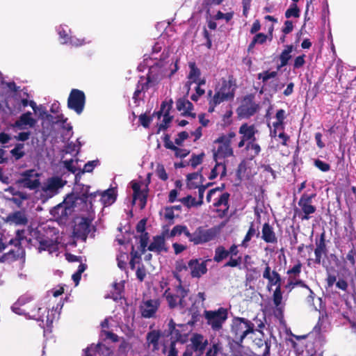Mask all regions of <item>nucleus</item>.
I'll list each match as a JSON object with an SVG mask.
<instances>
[{
    "label": "nucleus",
    "instance_id": "obj_1",
    "mask_svg": "<svg viewBox=\"0 0 356 356\" xmlns=\"http://www.w3.org/2000/svg\"><path fill=\"white\" fill-rule=\"evenodd\" d=\"M75 192L67 195H72L74 199V203L79 207V211L83 213H93L92 200L96 197L99 191L90 192V186L83 184H78Z\"/></svg>",
    "mask_w": 356,
    "mask_h": 356
},
{
    "label": "nucleus",
    "instance_id": "obj_2",
    "mask_svg": "<svg viewBox=\"0 0 356 356\" xmlns=\"http://www.w3.org/2000/svg\"><path fill=\"white\" fill-rule=\"evenodd\" d=\"M72 195H67L64 200L51 210V215L59 225H66L74 208L79 207L74 203Z\"/></svg>",
    "mask_w": 356,
    "mask_h": 356
},
{
    "label": "nucleus",
    "instance_id": "obj_3",
    "mask_svg": "<svg viewBox=\"0 0 356 356\" xmlns=\"http://www.w3.org/2000/svg\"><path fill=\"white\" fill-rule=\"evenodd\" d=\"M179 282V284L175 286L174 292L167 289L163 296L165 298L170 309H173L177 307L180 309L186 307L187 303L185 298L188 296L189 290L181 285V281L179 276H175Z\"/></svg>",
    "mask_w": 356,
    "mask_h": 356
},
{
    "label": "nucleus",
    "instance_id": "obj_4",
    "mask_svg": "<svg viewBox=\"0 0 356 356\" xmlns=\"http://www.w3.org/2000/svg\"><path fill=\"white\" fill-rule=\"evenodd\" d=\"M188 241L194 245H200L208 243L213 240L216 236V231L213 228L205 229L202 226L196 228L193 233H191L185 225V231L183 233Z\"/></svg>",
    "mask_w": 356,
    "mask_h": 356
},
{
    "label": "nucleus",
    "instance_id": "obj_5",
    "mask_svg": "<svg viewBox=\"0 0 356 356\" xmlns=\"http://www.w3.org/2000/svg\"><path fill=\"white\" fill-rule=\"evenodd\" d=\"M188 241L194 245H200L208 243L213 240L216 236V231L213 228L205 229L202 226L196 228L193 233H191L185 225V231L183 233Z\"/></svg>",
    "mask_w": 356,
    "mask_h": 356
},
{
    "label": "nucleus",
    "instance_id": "obj_6",
    "mask_svg": "<svg viewBox=\"0 0 356 356\" xmlns=\"http://www.w3.org/2000/svg\"><path fill=\"white\" fill-rule=\"evenodd\" d=\"M254 324L243 317H234L231 325V331L236 339L242 342L249 334L254 332Z\"/></svg>",
    "mask_w": 356,
    "mask_h": 356
},
{
    "label": "nucleus",
    "instance_id": "obj_7",
    "mask_svg": "<svg viewBox=\"0 0 356 356\" xmlns=\"http://www.w3.org/2000/svg\"><path fill=\"white\" fill-rule=\"evenodd\" d=\"M254 95L252 93L243 97L241 104L236 108L238 118L248 119L259 111L260 106L254 102Z\"/></svg>",
    "mask_w": 356,
    "mask_h": 356
},
{
    "label": "nucleus",
    "instance_id": "obj_8",
    "mask_svg": "<svg viewBox=\"0 0 356 356\" xmlns=\"http://www.w3.org/2000/svg\"><path fill=\"white\" fill-rule=\"evenodd\" d=\"M204 316L208 325L212 330L219 331L222 328L223 323L228 318V311L224 307H219L217 310H205Z\"/></svg>",
    "mask_w": 356,
    "mask_h": 356
},
{
    "label": "nucleus",
    "instance_id": "obj_9",
    "mask_svg": "<svg viewBox=\"0 0 356 356\" xmlns=\"http://www.w3.org/2000/svg\"><path fill=\"white\" fill-rule=\"evenodd\" d=\"M94 211L91 213H84L85 216L80 218V220L75 223L73 227V234L77 238L86 241L90 232V225L94 218Z\"/></svg>",
    "mask_w": 356,
    "mask_h": 356
},
{
    "label": "nucleus",
    "instance_id": "obj_10",
    "mask_svg": "<svg viewBox=\"0 0 356 356\" xmlns=\"http://www.w3.org/2000/svg\"><path fill=\"white\" fill-rule=\"evenodd\" d=\"M86 97L83 91L73 88L71 90L68 99L67 107L76 114L83 113L86 105Z\"/></svg>",
    "mask_w": 356,
    "mask_h": 356
},
{
    "label": "nucleus",
    "instance_id": "obj_11",
    "mask_svg": "<svg viewBox=\"0 0 356 356\" xmlns=\"http://www.w3.org/2000/svg\"><path fill=\"white\" fill-rule=\"evenodd\" d=\"M316 193L307 194L303 193L298 201V206L301 208V211L298 214L302 220H308L311 218L310 215L316 212V208L312 204V199L316 197Z\"/></svg>",
    "mask_w": 356,
    "mask_h": 356
},
{
    "label": "nucleus",
    "instance_id": "obj_12",
    "mask_svg": "<svg viewBox=\"0 0 356 356\" xmlns=\"http://www.w3.org/2000/svg\"><path fill=\"white\" fill-rule=\"evenodd\" d=\"M22 178L16 181V184L30 190H36L40 186L39 174L34 170H27L21 173Z\"/></svg>",
    "mask_w": 356,
    "mask_h": 356
},
{
    "label": "nucleus",
    "instance_id": "obj_13",
    "mask_svg": "<svg viewBox=\"0 0 356 356\" xmlns=\"http://www.w3.org/2000/svg\"><path fill=\"white\" fill-rule=\"evenodd\" d=\"M168 327L167 336H170V341H175V343L178 341L184 343L186 341L187 334L184 333V328H186V325L176 324L171 318L168 324Z\"/></svg>",
    "mask_w": 356,
    "mask_h": 356
},
{
    "label": "nucleus",
    "instance_id": "obj_14",
    "mask_svg": "<svg viewBox=\"0 0 356 356\" xmlns=\"http://www.w3.org/2000/svg\"><path fill=\"white\" fill-rule=\"evenodd\" d=\"M199 259H192L188 262V268L191 270V275L193 278H200L207 273V263L211 262V259H207L200 262Z\"/></svg>",
    "mask_w": 356,
    "mask_h": 356
},
{
    "label": "nucleus",
    "instance_id": "obj_15",
    "mask_svg": "<svg viewBox=\"0 0 356 356\" xmlns=\"http://www.w3.org/2000/svg\"><path fill=\"white\" fill-rule=\"evenodd\" d=\"M230 194L225 192L218 197H213V207L216 208V212L218 213L220 218H224L229 210V200Z\"/></svg>",
    "mask_w": 356,
    "mask_h": 356
},
{
    "label": "nucleus",
    "instance_id": "obj_16",
    "mask_svg": "<svg viewBox=\"0 0 356 356\" xmlns=\"http://www.w3.org/2000/svg\"><path fill=\"white\" fill-rule=\"evenodd\" d=\"M131 184L133 190V203H134L136 200H139L140 209H144L147 204L149 193L148 186L146 185L145 188L141 189L140 183L137 181H132Z\"/></svg>",
    "mask_w": 356,
    "mask_h": 356
},
{
    "label": "nucleus",
    "instance_id": "obj_17",
    "mask_svg": "<svg viewBox=\"0 0 356 356\" xmlns=\"http://www.w3.org/2000/svg\"><path fill=\"white\" fill-rule=\"evenodd\" d=\"M159 306V299L143 301L140 307L141 316L146 318L154 317Z\"/></svg>",
    "mask_w": 356,
    "mask_h": 356
},
{
    "label": "nucleus",
    "instance_id": "obj_18",
    "mask_svg": "<svg viewBox=\"0 0 356 356\" xmlns=\"http://www.w3.org/2000/svg\"><path fill=\"white\" fill-rule=\"evenodd\" d=\"M214 143L219 144L218 149L213 152V160L215 161L218 159H222L227 157L232 156L234 155V151L231 147V144L227 141L216 142Z\"/></svg>",
    "mask_w": 356,
    "mask_h": 356
},
{
    "label": "nucleus",
    "instance_id": "obj_19",
    "mask_svg": "<svg viewBox=\"0 0 356 356\" xmlns=\"http://www.w3.org/2000/svg\"><path fill=\"white\" fill-rule=\"evenodd\" d=\"M327 253V245L325 243V232H323L319 238L316 239V248L314 249L315 259L314 263L321 264L322 256Z\"/></svg>",
    "mask_w": 356,
    "mask_h": 356
},
{
    "label": "nucleus",
    "instance_id": "obj_20",
    "mask_svg": "<svg viewBox=\"0 0 356 356\" xmlns=\"http://www.w3.org/2000/svg\"><path fill=\"white\" fill-rule=\"evenodd\" d=\"M236 88V80L233 75H229L227 80L225 79H222L221 86L218 89H217V90L222 94H227L228 97L233 99L235 95Z\"/></svg>",
    "mask_w": 356,
    "mask_h": 356
},
{
    "label": "nucleus",
    "instance_id": "obj_21",
    "mask_svg": "<svg viewBox=\"0 0 356 356\" xmlns=\"http://www.w3.org/2000/svg\"><path fill=\"white\" fill-rule=\"evenodd\" d=\"M42 308L38 306V305L33 300L31 302L30 305L24 308H22L20 310L19 315H25L29 316L30 318L34 320H41L43 317V314L41 312Z\"/></svg>",
    "mask_w": 356,
    "mask_h": 356
},
{
    "label": "nucleus",
    "instance_id": "obj_22",
    "mask_svg": "<svg viewBox=\"0 0 356 356\" xmlns=\"http://www.w3.org/2000/svg\"><path fill=\"white\" fill-rule=\"evenodd\" d=\"M263 277L268 280V286H275L276 287H281V275L276 270H271L268 264H266L263 272Z\"/></svg>",
    "mask_w": 356,
    "mask_h": 356
},
{
    "label": "nucleus",
    "instance_id": "obj_23",
    "mask_svg": "<svg viewBox=\"0 0 356 356\" xmlns=\"http://www.w3.org/2000/svg\"><path fill=\"white\" fill-rule=\"evenodd\" d=\"M35 123L36 120L32 118V113L30 111H27L22 114L12 126L14 128L22 130L25 129V126L33 127Z\"/></svg>",
    "mask_w": 356,
    "mask_h": 356
},
{
    "label": "nucleus",
    "instance_id": "obj_24",
    "mask_svg": "<svg viewBox=\"0 0 356 356\" xmlns=\"http://www.w3.org/2000/svg\"><path fill=\"white\" fill-rule=\"evenodd\" d=\"M147 250L156 252L158 254L161 252H167L168 248L165 247V236L163 234L154 236L152 242L147 247Z\"/></svg>",
    "mask_w": 356,
    "mask_h": 356
},
{
    "label": "nucleus",
    "instance_id": "obj_25",
    "mask_svg": "<svg viewBox=\"0 0 356 356\" xmlns=\"http://www.w3.org/2000/svg\"><path fill=\"white\" fill-rule=\"evenodd\" d=\"M34 300V297L30 293H24L19 296L17 300L13 305L11 309L13 312L17 314H20L22 308H24L28 305H30L31 302Z\"/></svg>",
    "mask_w": 356,
    "mask_h": 356
},
{
    "label": "nucleus",
    "instance_id": "obj_26",
    "mask_svg": "<svg viewBox=\"0 0 356 356\" xmlns=\"http://www.w3.org/2000/svg\"><path fill=\"white\" fill-rule=\"evenodd\" d=\"M31 235L35 237L36 241L39 243L38 250L40 252L43 250H49L53 247L54 243L53 241L48 237H44L40 231L38 230H32L31 232Z\"/></svg>",
    "mask_w": 356,
    "mask_h": 356
},
{
    "label": "nucleus",
    "instance_id": "obj_27",
    "mask_svg": "<svg viewBox=\"0 0 356 356\" xmlns=\"http://www.w3.org/2000/svg\"><path fill=\"white\" fill-rule=\"evenodd\" d=\"M191 348L195 352H199L201 355L204 351L208 345L207 339H204V337L200 334H194L191 339Z\"/></svg>",
    "mask_w": 356,
    "mask_h": 356
},
{
    "label": "nucleus",
    "instance_id": "obj_28",
    "mask_svg": "<svg viewBox=\"0 0 356 356\" xmlns=\"http://www.w3.org/2000/svg\"><path fill=\"white\" fill-rule=\"evenodd\" d=\"M257 131L254 124L249 125L248 123L242 124L238 129L239 134L241 135L243 139L247 140L248 143L249 141L256 140L255 134Z\"/></svg>",
    "mask_w": 356,
    "mask_h": 356
},
{
    "label": "nucleus",
    "instance_id": "obj_29",
    "mask_svg": "<svg viewBox=\"0 0 356 356\" xmlns=\"http://www.w3.org/2000/svg\"><path fill=\"white\" fill-rule=\"evenodd\" d=\"M6 222L10 225H26L29 220L24 212L16 211L8 215Z\"/></svg>",
    "mask_w": 356,
    "mask_h": 356
},
{
    "label": "nucleus",
    "instance_id": "obj_30",
    "mask_svg": "<svg viewBox=\"0 0 356 356\" xmlns=\"http://www.w3.org/2000/svg\"><path fill=\"white\" fill-rule=\"evenodd\" d=\"M176 107L179 111H183L182 115L184 116H191L193 118L196 115L191 111L193 109V104L185 98H179L176 102Z\"/></svg>",
    "mask_w": 356,
    "mask_h": 356
},
{
    "label": "nucleus",
    "instance_id": "obj_31",
    "mask_svg": "<svg viewBox=\"0 0 356 356\" xmlns=\"http://www.w3.org/2000/svg\"><path fill=\"white\" fill-rule=\"evenodd\" d=\"M261 238L267 243H277V237L273 228L268 222H265L263 225L261 230Z\"/></svg>",
    "mask_w": 356,
    "mask_h": 356
},
{
    "label": "nucleus",
    "instance_id": "obj_32",
    "mask_svg": "<svg viewBox=\"0 0 356 356\" xmlns=\"http://www.w3.org/2000/svg\"><path fill=\"white\" fill-rule=\"evenodd\" d=\"M232 100V99L228 97V95L222 94V92L217 90L216 89V92L213 95V97L209 99V109L208 111L209 113H213L215 110L216 106L219 105L222 102L225 101Z\"/></svg>",
    "mask_w": 356,
    "mask_h": 356
},
{
    "label": "nucleus",
    "instance_id": "obj_33",
    "mask_svg": "<svg viewBox=\"0 0 356 356\" xmlns=\"http://www.w3.org/2000/svg\"><path fill=\"white\" fill-rule=\"evenodd\" d=\"M189 72L187 76L188 81L186 82V86L190 87L193 82L197 81V78H200L201 76V71L196 65L195 62H189Z\"/></svg>",
    "mask_w": 356,
    "mask_h": 356
},
{
    "label": "nucleus",
    "instance_id": "obj_34",
    "mask_svg": "<svg viewBox=\"0 0 356 356\" xmlns=\"http://www.w3.org/2000/svg\"><path fill=\"white\" fill-rule=\"evenodd\" d=\"M64 186L62 179L59 177H52L48 180L46 186L42 188L44 192L57 193V191Z\"/></svg>",
    "mask_w": 356,
    "mask_h": 356
},
{
    "label": "nucleus",
    "instance_id": "obj_35",
    "mask_svg": "<svg viewBox=\"0 0 356 356\" xmlns=\"http://www.w3.org/2000/svg\"><path fill=\"white\" fill-rule=\"evenodd\" d=\"M173 101L172 99H170V104H168V106L165 111V114H163V119L161 124H160L158 127V129L156 134H159L161 131H165L169 127V124L172 120L173 117L170 115V110L172 107Z\"/></svg>",
    "mask_w": 356,
    "mask_h": 356
},
{
    "label": "nucleus",
    "instance_id": "obj_36",
    "mask_svg": "<svg viewBox=\"0 0 356 356\" xmlns=\"http://www.w3.org/2000/svg\"><path fill=\"white\" fill-rule=\"evenodd\" d=\"M161 337V332L160 330H154L152 331L149 332L147 334L146 339L147 343L149 345H152V350H158L159 348V339Z\"/></svg>",
    "mask_w": 356,
    "mask_h": 356
},
{
    "label": "nucleus",
    "instance_id": "obj_37",
    "mask_svg": "<svg viewBox=\"0 0 356 356\" xmlns=\"http://www.w3.org/2000/svg\"><path fill=\"white\" fill-rule=\"evenodd\" d=\"M293 51V45L289 44L286 45L284 49L282 51L280 55V64L278 69L286 66L289 60L291 58V53Z\"/></svg>",
    "mask_w": 356,
    "mask_h": 356
},
{
    "label": "nucleus",
    "instance_id": "obj_38",
    "mask_svg": "<svg viewBox=\"0 0 356 356\" xmlns=\"http://www.w3.org/2000/svg\"><path fill=\"white\" fill-rule=\"evenodd\" d=\"M216 165L211 169V173L209 176V179L210 180L214 179L217 177L218 172L217 171L218 168H221L222 171L220 172V177L222 178L227 175V167L225 163L218 162V161H215Z\"/></svg>",
    "mask_w": 356,
    "mask_h": 356
},
{
    "label": "nucleus",
    "instance_id": "obj_39",
    "mask_svg": "<svg viewBox=\"0 0 356 356\" xmlns=\"http://www.w3.org/2000/svg\"><path fill=\"white\" fill-rule=\"evenodd\" d=\"M229 257L228 251L222 245H218L215 249L213 261L216 263H220Z\"/></svg>",
    "mask_w": 356,
    "mask_h": 356
},
{
    "label": "nucleus",
    "instance_id": "obj_40",
    "mask_svg": "<svg viewBox=\"0 0 356 356\" xmlns=\"http://www.w3.org/2000/svg\"><path fill=\"white\" fill-rule=\"evenodd\" d=\"M259 235H260V233L258 231V229H256L254 227V223L251 222L250 226L248 230V232L246 233V234L241 243V246L246 248L248 246L247 243L251 240L252 237H253L254 236L259 237Z\"/></svg>",
    "mask_w": 356,
    "mask_h": 356
},
{
    "label": "nucleus",
    "instance_id": "obj_41",
    "mask_svg": "<svg viewBox=\"0 0 356 356\" xmlns=\"http://www.w3.org/2000/svg\"><path fill=\"white\" fill-rule=\"evenodd\" d=\"M97 195H101L105 204H111L116 200V194L113 188L108 189L101 193H99Z\"/></svg>",
    "mask_w": 356,
    "mask_h": 356
},
{
    "label": "nucleus",
    "instance_id": "obj_42",
    "mask_svg": "<svg viewBox=\"0 0 356 356\" xmlns=\"http://www.w3.org/2000/svg\"><path fill=\"white\" fill-rule=\"evenodd\" d=\"M276 121L273 123V126L275 129H281L284 130V121L286 118L285 111L283 109H280L277 111L276 115Z\"/></svg>",
    "mask_w": 356,
    "mask_h": 356
},
{
    "label": "nucleus",
    "instance_id": "obj_43",
    "mask_svg": "<svg viewBox=\"0 0 356 356\" xmlns=\"http://www.w3.org/2000/svg\"><path fill=\"white\" fill-rule=\"evenodd\" d=\"M188 186L190 188H198V201H196L195 199H193L192 204H198V206H201L203 204V198L205 192L204 187L195 184L193 182L188 183Z\"/></svg>",
    "mask_w": 356,
    "mask_h": 356
},
{
    "label": "nucleus",
    "instance_id": "obj_44",
    "mask_svg": "<svg viewBox=\"0 0 356 356\" xmlns=\"http://www.w3.org/2000/svg\"><path fill=\"white\" fill-rule=\"evenodd\" d=\"M19 254L14 250H10L8 252L3 254L0 257V262H10L17 260Z\"/></svg>",
    "mask_w": 356,
    "mask_h": 356
},
{
    "label": "nucleus",
    "instance_id": "obj_45",
    "mask_svg": "<svg viewBox=\"0 0 356 356\" xmlns=\"http://www.w3.org/2000/svg\"><path fill=\"white\" fill-rule=\"evenodd\" d=\"M24 147V143H17L15 147L10 150L11 155L15 158L16 161L19 160L24 156L25 152L23 151Z\"/></svg>",
    "mask_w": 356,
    "mask_h": 356
},
{
    "label": "nucleus",
    "instance_id": "obj_46",
    "mask_svg": "<svg viewBox=\"0 0 356 356\" xmlns=\"http://www.w3.org/2000/svg\"><path fill=\"white\" fill-rule=\"evenodd\" d=\"M144 79H145L144 76H141L140 77V80L138 81V83L136 84V86L138 88H139V89L142 92H145L148 90V89L150 87V84L152 82V77L149 74L147 75V78H146V81L145 82L143 81L144 80Z\"/></svg>",
    "mask_w": 356,
    "mask_h": 356
},
{
    "label": "nucleus",
    "instance_id": "obj_47",
    "mask_svg": "<svg viewBox=\"0 0 356 356\" xmlns=\"http://www.w3.org/2000/svg\"><path fill=\"white\" fill-rule=\"evenodd\" d=\"M245 149L247 151L251 150L253 152V154L252 155V158H254L258 156L261 152L260 145L256 143V140L249 141L245 146Z\"/></svg>",
    "mask_w": 356,
    "mask_h": 356
},
{
    "label": "nucleus",
    "instance_id": "obj_48",
    "mask_svg": "<svg viewBox=\"0 0 356 356\" xmlns=\"http://www.w3.org/2000/svg\"><path fill=\"white\" fill-rule=\"evenodd\" d=\"M277 75V71L270 72L268 70L264 71L263 72L259 73L257 75L258 79L262 80V82L266 83L270 79H273Z\"/></svg>",
    "mask_w": 356,
    "mask_h": 356
},
{
    "label": "nucleus",
    "instance_id": "obj_49",
    "mask_svg": "<svg viewBox=\"0 0 356 356\" xmlns=\"http://www.w3.org/2000/svg\"><path fill=\"white\" fill-rule=\"evenodd\" d=\"M256 344L259 348L262 347L263 346H265L264 351L261 356H270L271 347V342L270 340H263L261 339H259Z\"/></svg>",
    "mask_w": 356,
    "mask_h": 356
},
{
    "label": "nucleus",
    "instance_id": "obj_50",
    "mask_svg": "<svg viewBox=\"0 0 356 356\" xmlns=\"http://www.w3.org/2000/svg\"><path fill=\"white\" fill-rule=\"evenodd\" d=\"M302 266V263L300 261H298L296 265H294L291 268L289 269L286 273L289 275V278L291 279L292 277L296 278V277L299 276L300 273H301Z\"/></svg>",
    "mask_w": 356,
    "mask_h": 356
},
{
    "label": "nucleus",
    "instance_id": "obj_51",
    "mask_svg": "<svg viewBox=\"0 0 356 356\" xmlns=\"http://www.w3.org/2000/svg\"><path fill=\"white\" fill-rule=\"evenodd\" d=\"M285 17L286 18H290L291 17H300V9L298 8L296 3H292L290 6V8L286 10Z\"/></svg>",
    "mask_w": 356,
    "mask_h": 356
},
{
    "label": "nucleus",
    "instance_id": "obj_52",
    "mask_svg": "<svg viewBox=\"0 0 356 356\" xmlns=\"http://www.w3.org/2000/svg\"><path fill=\"white\" fill-rule=\"evenodd\" d=\"M204 156L205 154L204 152H202L200 154H193L189 161L192 168H195L198 165L201 164L203 161Z\"/></svg>",
    "mask_w": 356,
    "mask_h": 356
},
{
    "label": "nucleus",
    "instance_id": "obj_53",
    "mask_svg": "<svg viewBox=\"0 0 356 356\" xmlns=\"http://www.w3.org/2000/svg\"><path fill=\"white\" fill-rule=\"evenodd\" d=\"M26 231L24 229H18L16 232V237L15 239H11L10 241V244H15V246H19L21 245V241L24 239H26V237L25 236Z\"/></svg>",
    "mask_w": 356,
    "mask_h": 356
},
{
    "label": "nucleus",
    "instance_id": "obj_54",
    "mask_svg": "<svg viewBox=\"0 0 356 356\" xmlns=\"http://www.w3.org/2000/svg\"><path fill=\"white\" fill-rule=\"evenodd\" d=\"M282 300V292L280 286L276 287L273 294V301L275 307H279Z\"/></svg>",
    "mask_w": 356,
    "mask_h": 356
},
{
    "label": "nucleus",
    "instance_id": "obj_55",
    "mask_svg": "<svg viewBox=\"0 0 356 356\" xmlns=\"http://www.w3.org/2000/svg\"><path fill=\"white\" fill-rule=\"evenodd\" d=\"M140 239V251L142 254H144L146 251V248L147 247L148 241H149V234L147 232L143 233L139 236Z\"/></svg>",
    "mask_w": 356,
    "mask_h": 356
},
{
    "label": "nucleus",
    "instance_id": "obj_56",
    "mask_svg": "<svg viewBox=\"0 0 356 356\" xmlns=\"http://www.w3.org/2000/svg\"><path fill=\"white\" fill-rule=\"evenodd\" d=\"M225 188V184H222L220 186L212 188L209 190L207 193L206 200L208 203L212 201V199L214 196H216L218 192H222Z\"/></svg>",
    "mask_w": 356,
    "mask_h": 356
},
{
    "label": "nucleus",
    "instance_id": "obj_57",
    "mask_svg": "<svg viewBox=\"0 0 356 356\" xmlns=\"http://www.w3.org/2000/svg\"><path fill=\"white\" fill-rule=\"evenodd\" d=\"M269 87V92L271 95L275 94L278 90H281L284 86V83H280L277 81H271L268 84Z\"/></svg>",
    "mask_w": 356,
    "mask_h": 356
},
{
    "label": "nucleus",
    "instance_id": "obj_58",
    "mask_svg": "<svg viewBox=\"0 0 356 356\" xmlns=\"http://www.w3.org/2000/svg\"><path fill=\"white\" fill-rule=\"evenodd\" d=\"M314 164L316 168L323 172H328L331 168L329 163H325L318 159L314 160Z\"/></svg>",
    "mask_w": 356,
    "mask_h": 356
},
{
    "label": "nucleus",
    "instance_id": "obj_59",
    "mask_svg": "<svg viewBox=\"0 0 356 356\" xmlns=\"http://www.w3.org/2000/svg\"><path fill=\"white\" fill-rule=\"evenodd\" d=\"M156 174L158 177L163 180L166 181L168 179V175L165 171V169L162 164H158L156 169Z\"/></svg>",
    "mask_w": 356,
    "mask_h": 356
},
{
    "label": "nucleus",
    "instance_id": "obj_60",
    "mask_svg": "<svg viewBox=\"0 0 356 356\" xmlns=\"http://www.w3.org/2000/svg\"><path fill=\"white\" fill-rule=\"evenodd\" d=\"M172 150L175 152V156L177 158L183 159L186 157L190 154V151L188 149H181L177 146H175Z\"/></svg>",
    "mask_w": 356,
    "mask_h": 356
},
{
    "label": "nucleus",
    "instance_id": "obj_61",
    "mask_svg": "<svg viewBox=\"0 0 356 356\" xmlns=\"http://www.w3.org/2000/svg\"><path fill=\"white\" fill-rule=\"evenodd\" d=\"M241 264V257H238L237 258H233L232 256L230 257L229 261L226 262L223 267H237L240 266Z\"/></svg>",
    "mask_w": 356,
    "mask_h": 356
},
{
    "label": "nucleus",
    "instance_id": "obj_62",
    "mask_svg": "<svg viewBox=\"0 0 356 356\" xmlns=\"http://www.w3.org/2000/svg\"><path fill=\"white\" fill-rule=\"evenodd\" d=\"M189 137V134L187 131H183L177 134V137L175 139V143L177 145L181 146L185 140Z\"/></svg>",
    "mask_w": 356,
    "mask_h": 356
},
{
    "label": "nucleus",
    "instance_id": "obj_63",
    "mask_svg": "<svg viewBox=\"0 0 356 356\" xmlns=\"http://www.w3.org/2000/svg\"><path fill=\"white\" fill-rule=\"evenodd\" d=\"M98 163V160L88 161L84 165L83 170H81V173L92 172L95 167L97 165Z\"/></svg>",
    "mask_w": 356,
    "mask_h": 356
},
{
    "label": "nucleus",
    "instance_id": "obj_64",
    "mask_svg": "<svg viewBox=\"0 0 356 356\" xmlns=\"http://www.w3.org/2000/svg\"><path fill=\"white\" fill-rule=\"evenodd\" d=\"M152 120V118L150 116L147 115L145 113H143L139 115V122L145 128H148L149 127Z\"/></svg>",
    "mask_w": 356,
    "mask_h": 356
}]
</instances>
